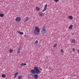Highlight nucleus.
Listing matches in <instances>:
<instances>
[{
  "mask_svg": "<svg viewBox=\"0 0 79 79\" xmlns=\"http://www.w3.org/2000/svg\"><path fill=\"white\" fill-rule=\"evenodd\" d=\"M39 69H38V67L35 66L34 68V69H31V72L32 74H35L34 75V77L35 79H37V78H38L39 77V76L37 75V74H40V73H41V71H40L42 70V69H41V68L39 67Z\"/></svg>",
  "mask_w": 79,
  "mask_h": 79,
  "instance_id": "obj_1",
  "label": "nucleus"
},
{
  "mask_svg": "<svg viewBox=\"0 0 79 79\" xmlns=\"http://www.w3.org/2000/svg\"><path fill=\"white\" fill-rule=\"evenodd\" d=\"M33 32L35 35H39L40 32V28L38 27H35Z\"/></svg>",
  "mask_w": 79,
  "mask_h": 79,
  "instance_id": "obj_2",
  "label": "nucleus"
},
{
  "mask_svg": "<svg viewBox=\"0 0 79 79\" xmlns=\"http://www.w3.org/2000/svg\"><path fill=\"white\" fill-rule=\"evenodd\" d=\"M41 32L43 35H44L46 34L47 31H46V27L45 26H44L43 27Z\"/></svg>",
  "mask_w": 79,
  "mask_h": 79,
  "instance_id": "obj_3",
  "label": "nucleus"
},
{
  "mask_svg": "<svg viewBox=\"0 0 79 79\" xmlns=\"http://www.w3.org/2000/svg\"><path fill=\"white\" fill-rule=\"evenodd\" d=\"M15 20L17 22H20L21 21V19L19 17H17L16 18Z\"/></svg>",
  "mask_w": 79,
  "mask_h": 79,
  "instance_id": "obj_4",
  "label": "nucleus"
},
{
  "mask_svg": "<svg viewBox=\"0 0 79 79\" xmlns=\"http://www.w3.org/2000/svg\"><path fill=\"white\" fill-rule=\"evenodd\" d=\"M21 46H19V47L18 48V50L17 51V54H19L20 53V52H21L20 50L21 49Z\"/></svg>",
  "mask_w": 79,
  "mask_h": 79,
  "instance_id": "obj_5",
  "label": "nucleus"
},
{
  "mask_svg": "<svg viewBox=\"0 0 79 79\" xmlns=\"http://www.w3.org/2000/svg\"><path fill=\"white\" fill-rule=\"evenodd\" d=\"M47 6H48L47 4H46L44 6V8L42 10V12H44L45 11H46V10H47Z\"/></svg>",
  "mask_w": 79,
  "mask_h": 79,
  "instance_id": "obj_6",
  "label": "nucleus"
},
{
  "mask_svg": "<svg viewBox=\"0 0 79 79\" xmlns=\"http://www.w3.org/2000/svg\"><path fill=\"white\" fill-rule=\"evenodd\" d=\"M70 42L71 43H75V39H71L70 40Z\"/></svg>",
  "mask_w": 79,
  "mask_h": 79,
  "instance_id": "obj_7",
  "label": "nucleus"
},
{
  "mask_svg": "<svg viewBox=\"0 0 79 79\" xmlns=\"http://www.w3.org/2000/svg\"><path fill=\"white\" fill-rule=\"evenodd\" d=\"M39 15L40 16L42 17L44 15V14L42 12H41L39 13Z\"/></svg>",
  "mask_w": 79,
  "mask_h": 79,
  "instance_id": "obj_8",
  "label": "nucleus"
},
{
  "mask_svg": "<svg viewBox=\"0 0 79 79\" xmlns=\"http://www.w3.org/2000/svg\"><path fill=\"white\" fill-rule=\"evenodd\" d=\"M29 19V17H26L25 18V20L24 21V23H26L27 21H28V20Z\"/></svg>",
  "mask_w": 79,
  "mask_h": 79,
  "instance_id": "obj_9",
  "label": "nucleus"
},
{
  "mask_svg": "<svg viewBox=\"0 0 79 79\" xmlns=\"http://www.w3.org/2000/svg\"><path fill=\"white\" fill-rule=\"evenodd\" d=\"M17 32H18V33H19V34H20V35H23V34H24V33L20 31H17Z\"/></svg>",
  "mask_w": 79,
  "mask_h": 79,
  "instance_id": "obj_10",
  "label": "nucleus"
},
{
  "mask_svg": "<svg viewBox=\"0 0 79 79\" xmlns=\"http://www.w3.org/2000/svg\"><path fill=\"white\" fill-rule=\"evenodd\" d=\"M73 25L72 24H71L70 25H69L68 28L69 29H73Z\"/></svg>",
  "mask_w": 79,
  "mask_h": 79,
  "instance_id": "obj_11",
  "label": "nucleus"
},
{
  "mask_svg": "<svg viewBox=\"0 0 79 79\" xmlns=\"http://www.w3.org/2000/svg\"><path fill=\"white\" fill-rule=\"evenodd\" d=\"M34 44L35 46H37L38 45V41L36 40L34 43Z\"/></svg>",
  "mask_w": 79,
  "mask_h": 79,
  "instance_id": "obj_12",
  "label": "nucleus"
},
{
  "mask_svg": "<svg viewBox=\"0 0 79 79\" xmlns=\"http://www.w3.org/2000/svg\"><path fill=\"white\" fill-rule=\"evenodd\" d=\"M68 18H69L70 20H72L73 19V16L69 15L68 16Z\"/></svg>",
  "mask_w": 79,
  "mask_h": 79,
  "instance_id": "obj_13",
  "label": "nucleus"
},
{
  "mask_svg": "<svg viewBox=\"0 0 79 79\" xmlns=\"http://www.w3.org/2000/svg\"><path fill=\"white\" fill-rule=\"evenodd\" d=\"M26 63H23L20 64V66H21V67H23V66H26Z\"/></svg>",
  "mask_w": 79,
  "mask_h": 79,
  "instance_id": "obj_14",
  "label": "nucleus"
},
{
  "mask_svg": "<svg viewBox=\"0 0 79 79\" xmlns=\"http://www.w3.org/2000/svg\"><path fill=\"white\" fill-rule=\"evenodd\" d=\"M2 78H5L6 77V75L5 74H2Z\"/></svg>",
  "mask_w": 79,
  "mask_h": 79,
  "instance_id": "obj_15",
  "label": "nucleus"
},
{
  "mask_svg": "<svg viewBox=\"0 0 79 79\" xmlns=\"http://www.w3.org/2000/svg\"><path fill=\"white\" fill-rule=\"evenodd\" d=\"M23 77V76L22 75H19L18 77V79H21Z\"/></svg>",
  "mask_w": 79,
  "mask_h": 79,
  "instance_id": "obj_16",
  "label": "nucleus"
},
{
  "mask_svg": "<svg viewBox=\"0 0 79 79\" xmlns=\"http://www.w3.org/2000/svg\"><path fill=\"white\" fill-rule=\"evenodd\" d=\"M18 74H19V73L18 72H17L14 74V78H15V77H16V76H17Z\"/></svg>",
  "mask_w": 79,
  "mask_h": 79,
  "instance_id": "obj_17",
  "label": "nucleus"
},
{
  "mask_svg": "<svg viewBox=\"0 0 79 79\" xmlns=\"http://www.w3.org/2000/svg\"><path fill=\"white\" fill-rule=\"evenodd\" d=\"M36 11H39L40 10V8L39 7H36Z\"/></svg>",
  "mask_w": 79,
  "mask_h": 79,
  "instance_id": "obj_18",
  "label": "nucleus"
},
{
  "mask_svg": "<svg viewBox=\"0 0 79 79\" xmlns=\"http://www.w3.org/2000/svg\"><path fill=\"white\" fill-rule=\"evenodd\" d=\"M13 51V50L12 49H10L9 50L10 53H12Z\"/></svg>",
  "mask_w": 79,
  "mask_h": 79,
  "instance_id": "obj_19",
  "label": "nucleus"
},
{
  "mask_svg": "<svg viewBox=\"0 0 79 79\" xmlns=\"http://www.w3.org/2000/svg\"><path fill=\"white\" fill-rule=\"evenodd\" d=\"M4 16V15L3 14H0V17H3Z\"/></svg>",
  "mask_w": 79,
  "mask_h": 79,
  "instance_id": "obj_20",
  "label": "nucleus"
},
{
  "mask_svg": "<svg viewBox=\"0 0 79 79\" xmlns=\"http://www.w3.org/2000/svg\"><path fill=\"white\" fill-rule=\"evenodd\" d=\"M54 1L55 2H56V3L58 2H59V0H54Z\"/></svg>",
  "mask_w": 79,
  "mask_h": 79,
  "instance_id": "obj_21",
  "label": "nucleus"
},
{
  "mask_svg": "<svg viewBox=\"0 0 79 79\" xmlns=\"http://www.w3.org/2000/svg\"><path fill=\"white\" fill-rule=\"evenodd\" d=\"M57 46V44H55L54 45H53V47H56V46Z\"/></svg>",
  "mask_w": 79,
  "mask_h": 79,
  "instance_id": "obj_22",
  "label": "nucleus"
},
{
  "mask_svg": "<svg viewBox=\"0 0 79 79\" xmlns=\"http://www.w3.org/2000/svg\"><path fill=\"white\" fill-rule=\"evenodd\" d=\"M73 52H75L76 51V49H75L74 48H73Z\"/></svg>",
  "mask_w": 79,
  "mask_h": 79,
  "instance_id": "obj_23",
  "label": "nucleus"
},
{
  "mask_svg": "<svg viewBox=\"0 0 79 79\" xmlns=\"http://www.w3.org/2000/svg\"><path fill=\"white\" fill-rule=\"evenodd\" d=\"M60 51L61 53H63V49H61Z\"/></svg>",
  "mask_w": 79,
  "mask_h": 79,
  "instance_id": "obj_24",
  "label": "nucleus"
},
{
  "mask_svg": "<svg viewBox=\"0 0 79 79\" xmlns=\"http://www.w3.org/2000/svg\"><path fill=\"white\" fill-rule=\"evenodd\" d=\"M24 36L26 37V35H25Z\"/></svg>",
  "mask_w": 79,
  "mask_h": 79,
  "instance_id": "obj_25",
  "label": "nucleus"
},
{
  "mask_svg": "<svg viewBox=\"0 0 79 79\" xmlns=\"http://www.w3.org/2000/svg\"><path fill=\"white\" fill-rule=\"evenodd\" d=\"M32 76H34V74H32Z\"/></svg>",
  "mask_w": 79,
  "mask_h": 79,
  "instance_id": "obj_26",
  "label": "nucleus"
},
{
  "mask_svg": "<svg viewBox=\"0 0 79 79\" xmlns=\"http://www.w3.org/2000/svg\"><path fill=\"white\" fill-rule=\"evenodd\" d=\"M52 52H53V50H52Z\"/></svg>",
  "mask_w": 79,
  "mask_h": 79,
  "instance_id": "obj_27",
  "label": "nucleus"
}]
</instances>
